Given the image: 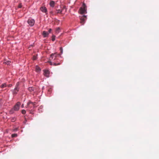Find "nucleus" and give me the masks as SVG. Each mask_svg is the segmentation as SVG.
I'll use <instances>...</instances> for the list:
<instances>
[{
	"label": "nucleus",
	"instance_id": "nucleus-1",
	"mask_svg": "<svg viewBox=\"0 0 159 159\" xmlns=\"http://www.w3.org/2000/svg\"><path fill=\"white\" fill-rule=\"evenodd\" d=\"M83 7H81L79 11V13L81 14L86 13V6L85 3H83Z\"/></svg>",
	"mask_w": 159,
	"mask_h": 159
},
{
	"label": "nucleus",
	"instance_id": "nucleus-2",
	"mask_svg": "<svg viewBox=\"0 0 159 159\" xmlns=\"http://www.w3.org/2000/svg\"><path fill=\"white\" fill-rule=\"evenodd\" d=\"M20 103L19 102H18L14 106L13 109L15 111H18L20 108Z\"/></svg>",
	"mask_w": 159,
	"mask_h": 159
},
{
	"label": "nucleus",
	"instance_id": "nucleus-3",
	"mask_svg": "<svg viewBox=\"0 0 159 159\" xmlns=\"http://www.w3.org/2000/svg\"><path fill=\"white\" fill-rule=\"evenodd\" d=\"M86 16L85 15L83 16L80 17V23L83 25L85 23V20H86Z\"/></svg>",
	"mask_w": 159,
	"mask_h": 159
},
{
	"label": "nucleus",
	"instance_id": "nucleus-4",
	"mask_svg": "<svg viewBox=\"0 0 159 159\" xmlns=\"http://www.w3.org/2000/svg\"><path fill=\"white\" fill-rule=\"evenodd\" d=\"M28 23L30 26H32L34 25V21L33 19H29L28 20Z\"/></svg>",
	"mask_w": 159,
	"mask_h": 159
},
{
	"label": "nucleus",
	"instance_id": "nucleus-5",
	"mask_svg": "<svg viewBox=\"0 0 159 159\" xmlns=\"http://www.w3.org/2000/svg\"><path fill=\"white\" fill-rule=\"evenodd\" d=\"M36 102H33L30 101L27 103L28 106L29 107H30L31 104L32 105H33V107H36Z\"/></svg>",
	"mask_w": 159,
	"mask_h": 159
},
{
	"label": "nucleus",
	"instance_id": "nucleus-6",
	"mask_svg": "<svg viewBox=\"0 0 159 159\" xmlns=\"http://www.w3.org/2000/svg\"><path fill=\"white\" fill-rule=\"evenodd\" d=\"M57 57V55H56V53L52 54L51 55L50 57V60L53 59V60H54L56 59Z\"/></svg>",
	"mask_w": 159,
	"mask_h": 159
},
{
	"label": "nucleus",
	"instance_id": "nucleus-7",
	"mask_svg": "<svg viewBox=\"0 0 159 159\" xmlns=\"http://www.w3.org/2000/svg\"><path fill=\"white\" fill-rule=\"evenodd\" d=\"M19 89V88H15L14 89L12 90V93L13 95H16Z\"/></svg>",
	"mask_w": 159,
	"mask_h": 159
},
{
	"label": "nucleus",
	"instance_id": "nucleus-8",
	"mask_svg": "<svg viewBox=\"0 0 159 159\" xmlns=\"http://www.w3.org/2000/svg\"><path fill=\"white\" fill-rule=\"evenodd\" d=\"M50 72L48 70H45L44 71V75L47 77H49Z\"/></svg>",
	"mask_w": 159,
	"mask_h": 159
},
{
	"label": "nucleus",
	"instance_id": "nucleus-9",
	"mask_svg": "<svg viewBox=\"0 0 159 159\" xmlns=\"http://www.w3.org/2000/svg\"><path fill=\"white\" fill-rule=\"evenodd\" d=\"M29 91L30 92L34 93L35 92L36 90L34 87H30L28 88Z\"/></svg>",
	"mask_w": 159,
	"mask_h": 159
},
{
	"label": "nucleus",
	"instance_id": "nucleus-10",
	"mask_svg": "<svg viewBox=\"0 0 159 159\" xmlns=\"http://www.w3.org/2000/svg\"><path fill=\"white\" fill-rule=\"evenodd\" d=\"M49 34L48 32H47L45 31H43V32L42 34L44 37H47Z\"/></svg>",
	"mask_w": 159,
	"mask_h": 159
},
{
	"label": "nucleus",
	"instance_id": "nucleus-11",
	"mask_svg": "<svg viewBox=\"0 0 159 159\" xmlns=\"http://www.w3.org/2000/svg\"><path fill=\"white\" fill-rule=\"evenodd\" d=\"M41 10L43 12H46L47 11V10L45 7H42L40 8Z\"/></svg>",
	"mask_w": 159,
	"mask_h": 159
},
{
	"label": "nucleus",
	"instance_id": "nucleus-12",
	"mask_svg": "<svg viewBox=\"0 0 159 159\" xmlns=\"http://www.w3.org/2000/svg\"><path fill=\"white\" fill-rule=\"evenodd\" d=\"M50 65H54V66H57V65H60L61 64V63H60V62H59L57 63H52V62L51 61H49V62Z\"/></svg>",
	"mask_w": 159,
	"mask_h": 159
},
{
	"label": "nucleus",
	"instance_id": "nucleus-13",
	"mask_svg": "<svg viewBox=\"0 0 159 159\" xmlns=\"http://www.w3.org/2000/svg\"><path fill=\"white\" fill-rule=\"evenodd\" d=\"M49 4L51 7H53L55 5V2L53 1H50Z\"/></svg>",
	"mask_w": 159,
	"mask_h": 159
},
{
	"label": "nucleus",
	"instance_id": "nucleus-14",
	"mask_svg": "<svg viewBox=\"0 0 159 159\" xmlns=\"http://www.w3.org/2000/svg\"><path fill=\"white\" fill-rule=\"evenodd\" d=\"M11 63V61H5L3 62V64H7V65H10Z\"/></svg>",
	"mask_w": 159,
	"mask_h": 159
},
{
	"label": "nucleus",
	"instance_id": "nucleus-15",
	"mask_svg": "<svg viewBox=\"0 0 159 159\" xmlns=\"http://www.w3.org/2000/svg\"><path fill=\"white\" fill-rule=\"evenodd\" d=\"M35 70L37 72H39L41 70V69L39 67L36 66L35 67Z\"/></svg>",
	"mask_w": 159,
	"mask_h": 159
},
{
	"label": "nucleus",
	"instance_id": "nucleus-16",
	"mask_svg": "<svg viewBox=\"0 0 159 159\" xmlns=\"http://www.w3.org/2000/svg\"><path fill=\"white\" fill-rule=\"evenodd\" d=\"M7 86L6 83H4L0 86V87L1 88H3L6 87Z\"/></svg>",
	"mask_w": 159,
	"mask_h": 159
},
{
	"label": "nucleus",
	"instance_id": "nucleus-17",
	"mask_svg": "<svg viewBox=\"0 0 159 159\" xmlns=\"http://www.w3.org/2000/svg\"><path fill=\"white\" fill-rule=\"evenodd\" d=\"M14 111L15 110L13 108L12 109L9 111L10 113L11 114L13 113Z\"/></svg>",
	"mask_w": 159,
	"mask_h": 159
},
{
	"label": "nucleus",
	"instance_id": "nucleus-18",
	"mask_svg": "<svg viewBox=\"0 0 159 159\" xmlns=\"http://www.w3.org/2000/svg\"><path fill=\"white\" fill-rule=\"evenodd\" d=\"M60 30V28L59 27L57 28L56 29V32L57 33H58Z\"/></svg>",
	"mask_w": 159,
	"mask_h": 159
},
{
	"label": "nucleus",
	"instance_id": "nucleus-19",
	"mask_svg": "<svg viewBox=\"0 0 159 159\" xmlns=\"http://www.w3.org/2000/svg\"><path fill=\"white\" fill-rule=\"evenodd\" d=\"M57 13H61L62 12V10H61L60 9L57 10Z\"/></svg>",
	"mask_w": 159,
	"mask_h": 159
},
{
	"label": "nucleus",
	"instance_id": "nucleus-20",
	"mask_svg": "<svg viewBox=\"0 0 159 159\" xmlns=\"http://www.w3.org/2000/svg\"><path fill=\"white\" fill-rule=\"evenodd\" d=\"M17 134H12L11 135V136L13 138V137H17Z\"/></svg>",
	"mask_w": 159,
	"mask_h": 159
},
{
	"label": "nucleus",
	"instance_id": "nucleus-21",
	"mask_svg": "<svg viewBox=\"0 0 159 159\" xmlns=\"http://www.w3.org/2000/svg\"><path fill=\"white\" fill-rule=\"evenodd\" d=\"M16 117L12 118L11 119V120L12 122H14L16 120Z\"/></svg>",
	"mask_w": 159,
	"mask_h": 159
},
{
	"label": "nucleus",
	"instance_id": "nucleus-22",
	"mask_svg": "<svg viewBox=\"0 0 159 159\" xmlns=\"http://www.w3.org/2000/svg\"><path fill=\"white\" fill-rule=\"evenodd\" d=\"M21 113L23 114H25L26 113V111L25 110H22L21 111Z\"/></svg>",
	"mask_w": 159,
	"mask_h": 159
},
{
	"label": "nucleus",
	"instance_id": "nucleus-23",
	"mask_svg": "<svg viewBox=\"0 0 159 159\" xmlns=\"http://www.w3.org/2000/svg\"><path fill=\"white\" fill-rule=\"evenodd\" d=\"M19 82H17L16 84V87H15V88H19Z\"/></svg>",
	"mask_w": 159,
	"mask_h": 159
},
{
	"label": "nucleus",
	"instance_id": "nucleus-24",
	"mask_svg": "<svg viewBox=\"0 0 159 159\" xmlns=\"http://www.w3.org/2000/svg\"><path fill=\"white\" fill-rule=\"evenodd\" d=\"M55 40V36L54 35H52V40L54 41Z\"/></svg>",
	"mask_w": 159,
	"mask_h": 159
},
{
	"label": "nucleus",
	"instance_id": "nucleus-25",
	"mask_svg": "<svg viewBox=\"0 0 159 159\" xmlns=\"http://www.w3.org/2000/svg\"><path fill=\"white\" fill-rule=\"evenodd\" d=\"M60 51L61 54H62V52H63L62 48V47H60Z\"/></svg>",
	"mask_w": 159,
	"mask_h": 159
},
{
	"label": "nucleus",
	"instance_id": "nucleus-26",
	"mask_svg": "<svg viewBox=\"0 0 159 159\" xmlns=\"http://www.w3.org/2000/svg\"><path fill=\"white\" fill-rule=\"evenodd\" d=\"M22 7V4L21 3H20L18 6V7L19 8H20Z\"/></svg>",
	"mask_w": 159,
	"mask_h": 159
},
{
	"label": "nucleus",
	"instance_id": "nucleus-27",
	"mask_svg": "<svg viewBox=\"0 0 159 159\" xmlns=\"http://www.w3.org/2000/svg\"><path fill=\"white\" fill-rule=\"evenodd\" d=\"M33 107V105H30V107H28V105L27 104V107H26L27 108H30V109L31 108Z\"/></svg>",
	"mask_w": 159,
	"mask_h": 159
},
{
	"label": "nucleus",
	"instance_id": "nucleus-28",
	"mask_svg": "<svg viewBox=\"0 0 159 159\" xmlns=\"http://www.w3.org/2000/svg\"><path fill=\"white\" fill-rule=\"evenodd\" d=\"M52 31V29H50L48 30V33H50L51 31Z\"/></svg>",
	"mask_w": 159,
	"mask_h": 159
},
{
	"label": "nucleus",
	"instance_id": "nucleus-29",
	"mask_svg": "<svg viewBox=\"0 0 159 159\" xmlns=\"http://www.w3.org/2000/svg\"><path fill=\"white\" fill-rule=\"evenodd\" d=\"M8 87H11L12 86V84H10L8 85Z\"/></svg>",
	"mask_w": 159,
	"mask_h": 159
},
{
	"label": "nucleus",
	"instance_id": "nucleus-30",
	"mask_svg": "<svg viewBox=\"0 0 159 159\" xmlns=\"http://www.w3.org/2000/svg\"><path fill=\"white\" fill-rule=\"evenodd\" d=\"M36 59V57H34V60H35Z\"/></svg>",
	"mask_w": 159,
	"mask_h": 159
},
{
	"label": "nucleus",
	"instance_id": "nucleus-31",
	"mask_svg": "<svg viewBox=\"0 0 159 159\" xmlns=\"http://www.w3.org/2000/svg\"><path fill=\"white\" fill-rule=\"evenodd\" d=\"M30 113H32V112H31V111H30Z\"/></svg>",
	"mask_w": 159,
	"mask_h": 159
}]
</instances>
